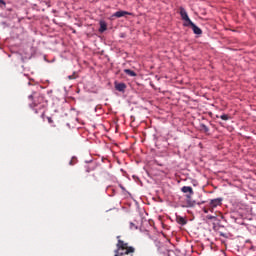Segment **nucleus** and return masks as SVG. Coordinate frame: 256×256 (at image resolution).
<instances>
[{
	"instance_id": "obj_1",
	"label": "nucleus",
	"mask_w": 256,
	"mask_h": 256,
	"mask_svg": "<svg viewBox=\"0 0 256 256\" xmlns=\"http://www.w3.org/2000/svg\"><path fill=\"white\" fill-rule=\"evenodd\" d=\"M28 99L32 102L30 103V107H38L35 108V113H41V117H45V109H47V102L45 101V96L43 94L39 93H33L30 96H28Z\"/></svg>"
},
{
	"instance_id": "obj_2",
	"label": "nucleus",
	"mask_w": 256,
	"mask_h": 256,
	"mask_svg": "<svg viewBox=\"0 0 256 256\" xmlns=\"http://www.w3.org/2000/svg\"><path fill=\"white\" fill-rule=\"evenodd\" d=\"M120 236H117L118 242H117V249L115 250L114 256H124V255H133L135 253V248L132 246H129V243L119 239Z\"/></svg>"
},
{
	"instance_id": "obj_3",
	"label": "nucleus",
	"mask_w": 256,
	"mask_h": 256,
	"mask_svg": "<svg viewBox=\"0 0 256 256\" xmlns=\"http://www.w3.org/2000/svg\"><path fill=\"white\" fill-rule=\"evenodd\" d=\"M221 205H223V198H215L210 200L208 209L211 211V213H213V211L217 209V207H221Z\"/></svg>"
},
{
	"instance_id": "obj_4",
	"label": "nucleus",
	"mask_w": 256,
	"mask_h": 256,
	"mask_svg": "<svg viewBox=\"0 0 256 256\" xmlns=\"http://www.w3.org/2000/svg\"><path fill=\"white\" fill-rule=\"evenodd\" d=\"M180 16L183 21H185L184 26L189 27V24L192 23L191 19L189 18V15L187 14V11L185 8H180Z\"/></svg>"
},
{
	"instance_id": "obj_5",
	"label": "nucleus",
	"mask_w": 256,
	"mask_h": 256,
	"mask_svg": "<svg viewBox=\"0 0 256 256\" xmlns=\"http://www.w3.org/2000/svg\"><path fill=\"white\" fill-rule=\"evenodd\" d=\"M182 193H189L188 195H186L187 199H191V196L193 195V188L191 186H183L181 188Z\"/></svg>"
},
{
	"instance_id": "obj_6",
	"label": "nucleus",
	"mask_w": 256,
	"mask_h": 256,
	"mask_svg": "<svg viewBox=\"0 0 256 256\" xmlns=\"http://www.w3.org/2000/svg\"><path fill=\"white\" fill-rule=\"evenodd\" d=\"M189 27H191V29L193 30V33H195V35H202L203 31L201 30V28H199L197 25H195V23H190Z\"/></svg>"
},
{
	"instance_id": "obj_7",
	"label": "nucleus",
	"mask_w": 256,
	"mask_h": 256,
	"mask_svg": "<svg viewBox=\"0 0 256 256\" xmlns=\"http://www.w3.org/2000/svg\"><path fill=\"white\" fill-rule=\"evenodd\" d=\"M125 15H131V12L120 10L114 13L113 17H117L119 19L121 17H125Z\"/></svg>"
},
{
	"instance_id": "obj_8",
	"label": "nucleus",
	"mask_w": 256,
	"mask_h": 256,
	"mask_svg": "<svg viewBox=\"0 0 256 256\" xmlns=\"http://www.w3.org/2000/svg\"><path fill=\"white\" fill-rule=\"evenodd\" d=\"M115 88H116V91L123 92L125 91V89H127V85H125V83H119V84H116Z\"/></svg>"
},
{
	"instance_id": "obj_9",
	"label": "nucleus",
	"mask_w": 256,
	"mask_h": 256,
	"mask_svg": "<svg viewBox=\"0 0 256 256\" xmlns=\"http://www.w3.org/2000/svg\"><path fill=\"white\" fill-rule=\"evenodd\" d=\"M124 73L129 77H137V73L131 69H124Z\"/></svg>"
},
{
	"instance_id": "obj_10",
	"label": "nucleus",
	"mask_w": 256,
	"mask_h": 256,
	"mask_svg": "<svg viewBox=\"0 0 256 256\" xmlns=\"http://www.w3.org/2000/svg\"><path fill=\"white\" fill-rule=\"evenodd\" d=\"M176 221L179 225H187V220H185V218L182 216H177Z\"/></svg>"
},
{
	"instance_id": "obj_11",
	"label": "nucleus",
	"mask_w": 256,
	"mask_h": 256,
	"mask_svg": "<svg viewBox=\"0 0 256 256\" xmlns=\"http://www.w3.org/2000/svg\"><path fill=\"white\" fill-rule=\"evenodd\" d=\"M107 31V24L105 22L100 23V33Z\"/></svg>"
},
{
	"instance_id": "obj_12",
	"label": "nucleus",
	"mask_w": 256,
	"mask_h": 256,
	"mask_svg": "<svg viewBox=\"0 0 256 256\" xmlns=\"http://www.w3.org/2000/svg\"><path fill=\"white\" fill-rule=\"evenodd\" d=\"M220 119H222V121H229L231 119V117H229V115H227V114H222L220 116Z\"/></svg>"
},
{
	"instance_id": "obj_13",
	"label": "nucleus",
	"mask_w": 256,
	"mask_h": 256,
	"mask_svg": "<svg viewBox=\"0 0 256 256\" xmlns=\"http://www.w3.org/2000/svg\"><path fill=\"white\" fill-rule=\"evenodd\" d=\"M77 163V158H72L70 161H69V165H75Z\"/></svg>"
},
{
	"instance_id": "obj_14",
	"label": "nucleus",
	"mask_w": 256,
	"mask_h": 256,
	"mask_svg": "<svg viewBox=\"0 0 256 256\" xmlns=\"http://www.w3.org/2000/svg\"><path fill=\"white\" fill-rule=\"evenodd\" d=\"M209 211H211V210H209V205L207 207L203 208V212L204 213H209Z\"/></svg>"
},
{
	"instance_id": "obj_15",
	"label": "nucleus",
	"mask_w": 256,
	"mask_h": 256,
	"mask_svg": "<svg viewBox=\"0 0 256 256\" xmlns=\"http://www.w3.org/2000/svg\"><path fill=\"white\" fill-rule=\"evenodd\" d=\"M130 229H137V226L133 222H130Z\"/></svg>"
},
{
	"instance_id": "obj_16",
	"label": "nucleus",
	"mask_w": 256,
	"mask_h": 256,
	"mask_svg": "<svg viewBox=\"0 0 256 256\" xmlns=\"http://www.w3.org/2000/svg\"><path fill=\"white\" fill-rule=\"evenodd\" d=\"M68 79H75V74L68 76Z\"/></svg>"
},
{
	"instance_id": "obj_17",
	"label": "nucleus",
	"mask_w": 256,
	"mask_h": 256,
	"mask_svg": "<svg viewBox=\"0 0 256 256\" xmlns=\"http://www.w3.org/2000/svg\"><path fill=\"white\" fill-rule=\"evenodd\" d=\"M48 123H53V119H51V117H48Z\"/></svg>"
},
{
	"instance_id": "obj_18",
	"label": "nucleus",
	"mask_w": 256,
	"mask_h": 256,
	"mask_svg": "<svg viewBox=\"0 0 256 256\" xmlns=\"http://www.w3.org/2000/svg\"><path fill=\"white\" fill-rule=\"evenodd\" d=\"M0 3H1L2 5H6L3 0H0Z\"/></svg>"
}]
</instances>
